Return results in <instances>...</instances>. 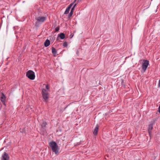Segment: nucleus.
<instances>
[{
  "label": "nucleus",
  "instance_id": "11",
  "mask_svg": "<svg viewBox=\"0 0 160 160\" xmlns=\"http://www.w3.org/2000/svg\"><path fill=\"white\" fill-rule=\"evenodd\" d=\"M50 44V41L47 39L44 42V45L45 47H47Z\"/></svg>",
  "mask_w": 160,
  "mask_h": 160
},
{
  "label": "nucleus",
  "instance_id": "21",
  "mask_svg": "<svg viewBox=\"0 0 160 160\" xmlns=\"http://www.w3.org/2000/svg\"><path fill=\"white\" fill-rule=\"evenodd\" d=\"M158 88H160V78L158 84Z\"/></svg>",
  "mask_w": 160,
  "mask_h": 160
},
{
  "label": "nucleus",
  "instance_id": "8",
  "mask_svg": "<svg viewBox=\"0 0 160 160\" xmlns=\"http://www.w3.org/2000/svg\"><path fill=\"white\" fill-rule=\"evenodd\" d=\"M99 128V126L98 124H97L95 128L94 129V130L93 132V134L95 135L96 136L97 135L98 131V129Z\"/></svg>",
  "mask_w": 160,
  "mask_h": 160
},
{
  "label": "nucleus",
  "instance_id": "2",
  "mask_svg": "<svg viewBox=\"0 0 160 160\" xmlns=\"http://www.w3.org/2000/svg\"><path fill=\"white\" fill-rule=\"evenodd\" d=\"M26 76L30 79L33 80L35 78V75L34 72L32 70L28 71L26 74Z\"/></svg>",
  "mask_w": 160,
  "mask_h": 160
},
{
  "label": "nucleus",
  "instance_id": "6",
  "mask_svg": "<svg viewBox=\"0 0 160 160\" xmlns=\"http://www.w3.org/2000/svg\"><path fill=\"white\" fill-rule=\"evenodd\" d=\"M0 93L1 94L0 97V100L1 101L4 105L6 106L5 101L6 99V97L4 93L2 92L1 91H0Z\"/></svg>",
  "mask_w": 160,
  "mask_h": 160
},
{
  "label": "nucleus",
  "instance_id": "17",
  "mask_svg": "<svg viewBox=\"0 0 160 160\" xmlns=\"http://www.w3.org/2000/svg\"><path fill=\"white\" fill-rule=\"evenodd\" d=\"M76 0H75L74 2L72 3H71L68 6V7L69 8H71V7L73 5V4L76 1Z\"/></svg>",
  "mask_w": 160,
  "mask_h": 160
},
{
  "label": "nucleus",
  "instance_id": "1",
  "mask_svg": "<svg viewBox=\"0 0 160 160\" xmlns=\"http://www.w3.org/2000/svg\"><path fill=\"white\" fill-rule=\"evenodd\" d=\"M52 151L55 154L58 155L59 153V148L57 143L54 141H52L49 143Z\"/></svg>",
  "mask_w": 160,
  "mask_h": 160
},
{
  "label": "nucleus",
  "instance_id": "16",
  "mask_svg": "<svg viewBox=\"0 0 160 160\" xmlns=\"http://www.w3.org/2000/svg\"><path fill=\"white\" fill-rule=\"evenodd\" d=\"M19 130L20 132L22 133H24L25 132V128H20Z\"/></svg>",
  "mask_w": 160,
  "mask_h": 160
},
{
  "label": "nucleus",
  "instance_id": "19",
  "mask_svg": "<svg viewBox=\"0 0 160 160\" xmlns=\"http://www.w3.org/2000/svg\"><path fill=\"white\" fill-rule=\"evenodd\" d=\"M59 30V27H57L55 28V32H58Z\"/></svg>",
  "mask_w": 160,
  "mask_h": 160
},
{
  "label": "nucleus",
  "instance_id": "20",
  "mask_svg": "<svg viewBox=\"0 0 160 160\" xmlns=\"http://www.w3.org/2000/svg\"><path fill=\"white\" fill-rule=\"evenodd\" d=\"M46 88L47 89V90H48L49 89V86L48 85H46Z\"/></svg>",
  "mask_w": 160,
  "mask_h": 160
},
{
  "label": "nucleus",
  "instance_id": "13",
  "mask_svg": "<svg viewBox=\"0 0 160 160\" xmlns=\"http://www.w3.org/2000/svg\"><path fill=\"white\" fill-rule=\"evenodd\" d=\"M58 37H59L61 39H63L64 38L65 36V34L63 33H61L58 35Z\"/></svg>",
  "mask_w": 160,
  "mask_h": 160
},
{
  "label": "nucleus",
  "instance_id": "22",
  "mask_svg": "<svg viewBox=\"0 0 160 160\" xmlns=\"http://www.w3.org/2000/svg\"><path fill=\"white\" fill-rule=\"evenodd\" d=\"M158 111L160 113V104L158 108Z\"/></svg>",
  "mask_w": 160,
  "mask_h": 160
},
{
  "label": "nucleus",
  "instance_id": "12",
  "mask_svg": "<svg viewBox=\"0 0 160 160\" xmlns=\"http://www.w3.org/2000/svg\"><path fill=\"white\" fill-rule=\"evenodd\" d=\"M76 4H75L73 6V7L71 9V10L70 12V13H69V14L68 15L69 17H71L72 15L73 11L74 9V8L76 6Z\"/></svg>",
  "mask_w": 160,
  "mask_h": 160
},
{
  "label": "nucleus",
  "instance_id": "23",
  "mask_svg": "<svg viewBox=\"0 0 160 160\" xmlns=\"http://www.w3.org/2000/svg\"><path fill=\"white\" fill-rule=\"evenodd\" d=\"M77 145H78L79 144V143H77Z\"/></svg>",
  "mask_w": 160,
  "mask_h": 160
},
{
  "label": "nucleus",
  "instance_id": "4",
  "mask_svg": "<svg viewBox=\"0 0 160 160\" xmlns=\"http://www.w3.org/2000/svg\"><path fill=\"white\" fill-rule=\"evenodd\" d=\"M46 17H38L36 18V19L37 21L35 22V25H38V23H42L44 22L46 19Z\"/></svg>",
  "mask_w": 160,
  "mask_h": 160
},
{
  "label": "nucleus",
  "instance_id": "7",
  "mask_svg": "<svg viewBox=\"0 0 160 160\" xmlns=\"http://www.w3.org/2000/svg\"><path fill=\"white\" fill-rule=\"evenodd\" d=\"M2 160H9V157L8 154L6 152H4L2 154L1 158Z\"/></svg>",
  "mask_w": 160,
  "mask_h": 160
},
{
  "label": "nucleus",
  "instance_id": "9",
  "mask_svg": "<svg viewBox=\"0 0 160 160\" xmlns=\"http://www.w3.org/2000/svg\"><path fill=\"white\" fill-rule=\"evenodd\" d=\"M153 129V124H150L148 127V132L150 135L151 132L152 130Z\"/></svg>",
  "mask_w": 160,
  "mask_h": 160
},
{
  "label": "nucleus",
  "instance_id": "5",
  "mask_svg": "<svg viewBox=\"0 0 160 160\" xmlns=\"http://www.w3.org/2000/svg\"><path fill=\"white\" fill-rule=\"evenodd\" d=\"M143 63L142 64V69L145 72L149 64V61L148 60H143Z\"/></svg>",
  "mask_w": 160,
  "mask_h": 160
},
{
  "label": "nucleus",
  "instance_id": "10",
  "mask_svg": "<svg viewBox=\"0 0 160 160\" xmlns=\"http://www.w3.org/2000/svg\"><path fill=\"white\" fill-rule=\"evenodd\" d=\"M52 52L53 56L54 57L56 56L57 53V51L53 47L52 48Z\"/></svg>",
  "mask_w": 160,
  "mask_h": 160
},
{
  "label": "nucleus",
  "instance_id": "15",
  "mask_svg": "<svg viewBox=\"0 0 160 160\" xmlns=\"http://www.w3.org/2000/svg\"><path fill=\"white\" fill-rule=\"evenodd\" d=\"M47 125V123L46 122H43L41 125V127L42 128H44L46 127Z\"/></svg>",
  "mask_w": 160,
  "mask_h": 160
},
{
  "label": "nucleus",
  "instance_id": "14",
  "mask_svg": "<svg viewBox=\"0 0 160 160\" xmlns=\"http://www.w3.org/2000/svg\"><path fill=\"white\" fill-rule=\"evenodd\" d=\"M70 8L68 7L66 9L65 12H64V14H66L68 13Z\"/></svg>",
  "mask_w": 160,
  "mask_h": 160
},
{
  "label": "nucleus",
  "instance_id": "18",
  "mask_svg": "<svg viewBox=\"0 0 160 160\" xmlns=\"http://www.w3.org/2000/svg\"><path fill=\"white\" fill-rule=\"evenodd\" d=\"M68 46V44H67V42H64L63 43V46L64 47H66Z\"/></svg>",
  "mask_w": 160,
  "mask_h": 160
},
{
  "label": "nucleus",
  "instance_id": "3",
  "mask_svg": "<svg viewBox=\"0 0 160 160\" xmlns=\"http://www.w3.org/2000/svg\"><path fill=\"white\" fill-rule=\"evenodd\" d=\"M42 94L43 99L46 102H48V93L47 90L43 88L42 90Z\"/></svg>",
  "mask_w": 160,
  "mask_h": 160
}]
</instances>
